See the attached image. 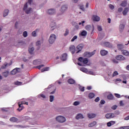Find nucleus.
<instances>
[{"label": "nucleus", "mask_w": 129, "mask_h": 129, "mask_svg": "<svg viewBox=\"0 0 129 129\" xmlns=\"http://www.w3.org/2000/svg\"><path fill=\"white\" fill-rule=\"evenodd\" d=\"M33 3V0H28V2L24 5L23 10L26 14H31L33 13V9L31 8V5Z\"/></svg>", "instance_id": "1"}, {"label": "nucleus", "mask_w": 129, "mask_h": 129, "mask_svg": "<svg viewBox=\"0 0 129 129\" xmlns=\"http://www.w3.org/2000/svg\"><path fill=\"white\" fill-rule=\"evenodd\" d=\"M78 61H79V62H81V63H83V64H85L87 66H90V65H91V62H90L87 58L80 57L78 58Z\"/></svg>", "instance_id": "2"}, {"label": "nucleus", "mask_w": 129, "mask_h": 129, "mask_svg": "<svg viewBox=\"0 0 129 129\" xmlns=\"http://www.w3.org/2000/svg\"><path fill=\"white\" fill-rule=\"evenodd\" d=\"M56 39H57V36L55 35V34H50L49 38H48V43L52 45L54 44L55 41H56Z\"/></svg>", "instance_id": "3"}, {"label": "nucleus", "mask_w": 129, "mask_h": 129, "mask_svg": "<svg viewBox=\"0 0 129 129\" xmlns=\"http://www.w3.org/2000/svg\"><path fill=\"white\" fill-rule=\"evenodd\" d=\"M55 120L57 122L63 123L66 121V117L62 115H59L55 117Z\"/></svg>", "instance_id": "4"}, {"label": "nucleus", "mask_w": 129, "mask_h": 129, "mask_svg": "<svg viewBox=\"0 0 129 129\" xmlns=\"http://www.w3.org/2000/svg\"><path fill=\"white\" fill-rule=\"evenodd\" d=\"M84 47V45L83 44H80L76 47V54H78L79 53H80L81 51H82V49H83V47Z\"/></svg>", "instance_id": "5"}, {"label": "nucleus", "mask_w": 129, "mask_h": 129, "mask_svg": "<svg viewBox=\"0 0 129 129\" xmlns=\"http://www.w3.org/2000/svg\"><path fill=\"white\" fill-rule=\"evenodd\" d=\"M95 54V50L92 51V52H86L84 53V56L85 57H86L87 58H90V57H92L93 55Z\"/></svg>", "instance_id": "6"}, {"label": "nucleus", "mask_w": 129, "mask_h": 129, "mask_svg": "<svg viewBox=\"0 0 129 129\" xmlns=\"http://www.w3.org/2000/svg\"><path fill=\"white\" fill-rule=\"evenodd\" d=\"M105 117L107 119H109L110 118H113V117H115V115L113 113H108L105 114Z\"/></svg>", "instance_id": "7"}, {"label": "nucleus", "mask_w": 129, "mask_h": 129, "mask_svg": "<svg viewBox=\"0 0 129 129\" xmlns=\"http://www.w3.org/2000/svg\"><path fill=\"white\" fill-rule=\"evenodd\" d=\"M20 70L21 69L17 68L11 72V75H16L17 73H19V72H20Z\"/></svg>", "instance_id": "8"}, {"label": "nucleus", "mask_w": 129, "mask_h": 129, "mask_svg": "<svg viewBox=\"0 0 129 129\" xmlns=\"http://www.w3.org/2000/svg\"><path fill=\"white\" fill-rule=\"evenodd\" d=\"M79 36L80 37H86V36H87V31L85 30H83L81 31L79 34Z\"/></svg>", "instance_id": "9"}, {"label": "nucleus", "mask_w": 129, "mask_h": 129, "mask_svg": "<svg viewBox=\"0 0 129 129\" xmlns=\"http://www.w3.org/2000/svg\"><path fill=\"white\" fill-rule=\"evenodd\" d=\"M116 59L119 61H123V60H125V57L123 55H119L116 56Z\"/></svg>", "instance_id": "10"}, {"label": "nucleus", "mask_w": 129, "mask_h": 129, "mask_svg": "<svg viewBox=\"0 0 129 129\" xmlns=\"http://www.w3.org/2000/svg\"><path fill=\"white\" fill-rule=\"evenodd\" d=\"M70 51L72 54H74L75 52L76 53V48H75V46L71 45L70 47Z\"/></svg>", "instance_id": "11"}, {"label": "nucleus", "mask_w": 129, "mask_h": 129, "mask_svg": "<svg viewBox=\"0 0 129 129\" xmlns=\"http://www.w3.org/2000/svg\"><path fill=\"white\" fill-rule=\"evenodd\" d=\"M47 14L48 15H54L56 14V10L54 9H50L47 11Z\"/></svg>", "instance_id": "12"}, {"label": "nucleus", "mask_w": 129, "mask_h": 129, "mask_svg": "<svg viewBox=\"0 0 129 129\" xmlns=\"http://www.w3.org/2000/svg\"><path fill=\"white\" fill-rule=\"evenodd\" d=\"M83 118H84V116L81 113H78L76 116V119H83Z\"/></svg>", "instance_id": "13"}, {"label": "nucleus", "mask_w": 129, "mask_h": 129, "mask_svg": "<svg viewBox=\"0 0 129 129\" xmlns=\"http://www.w3.org/2000/svg\"><path fill=\"white\" fill-rule=\"evenodd\" d=\"M92 19L93 21H94L95 22H99L100 21V17L96 15H94L92 17Z\"/></svg>", "instance_id": "14"}, {"label": "nucleus", "mask_w": 129, "mask_h": 129, "mask_svg": "<svg viewBox=\"0 0 129 129\" xmlns=\"http://www.w3.org/2000/svg\"><path fill=\"white\" fill-rule=\"evenodd\" d=\"M11 65H12V62L9 63L6 62L1 67V69H6L8 68V66H11Z\"/></svg>", "instance_id": "15"}, {"label": "nucleus", "mask_w": 129, "mask_h": 129, "mask_svg": "<svg viewBox=\"0 0 129 129\" xmlns=\"http://www.w3.org/2000/svg\"><path fill=\"white\" fill-rule=\"evenodd\" d=\"M86 30L87 31H90V30H92V31H94V26H91V25H87L85 27Z\"/></svg>", "instance_id": "16"}, {"label": "nucleus", "mask_w": 129, "mask_h": 129, "mask_svg": "<svg viewBox=\"0 0 129 129\" xmlns=\"http://www.w3.org/2000/svg\"><path fill=\"white\" fill-rule=\"evenodd\" d=\"M50 28H51L52 31H53V30H55V29H56V28H57V26H56V23L52 22L50 24Z\"/></svg>", "instance_id": "17"}, {"label": "nucleus", "mask_w": 129, "mask_h": 129, "mask_svg": "<svg viewBox=\"0 0 129 129\" xmlns=\"http://www.w3.org/2000/svg\"><path fill=\"white\" fill-rule=\"evenodd\" d=\"M9 13H10V10H9V9L5 10L3 13V17L5 18L7 16H9Z\"/></svg>", "instance_id": "18"}, {"label": "nucleus", "mask_w": 129, "mask_h": 129, "mask_svg": "<svg viewBox=\"0 0 129 129\" xmlns=\"http://www.w3.org/2000/svg\"><path fill=\"white\" fill-rule=\"evenodd\" d=\"M34 50H35V48L33 46L31 45L29 46L28 51L30 54H33V53H34Z\"/></svg>", "instance_id": "19"}, {"label": "nucleus", "mask_w": 129, "mask_h": 129, "mask_svg": "<svg viewBox=\"0 0 129 129\" xmlns=\"http://www.w3.org/2000/svg\"><path fill=\"white\" fill-rule=\"evenodd\" d=\"M67 9H68V7L66 6L63 5L61 8L60 12L61 13H65V12L67 11Z\"/></svg>", "instance_id": "20"}, {"label": "nucleus", "mask_w": 129, "mask_h": 129, "mask_svg": "<svg viewBox=\"0 0 129 129\" xmlns=\"http://www.w3.org/2000/svg\"><path fill=\"white\" fill-rule=\"evenodd\" d=\"M60 59L62 61H65V60H67V54L64 53V54H62Z\"/></svg>", "instance_id": "21"}, {"label": "nucleus", "mask_w": 129, "mask_h": 129, "mask_svg": "<svg viewBox=\"0 0 129 129\" xmlns=\"http://www.w3.org/2000/svg\"><path fill=\"white\" fill-rule=\"evenodd\" d=\"M121 53L123 55H124V56H129V52L126 50H122Z\"/></svg>", "instance_id": "22"}, {"label": "nucleus", "mask_w": 129, "mask_h": 129, "mask_svg": "<svg viewBox=\"0 0 129 129\" xmlns=\"http://www.w3.org/2000/svg\"><path fill=\"white\" fill-rule=\"evenodd\" d=\"M113 124H115V121H110L108 122L107 123V126H111V125H113Z\"/></svg>", "instance_id": "23"}, {"label": "nucleus", "mask_w": 129, "mask_h": 129, "mask_svg": "<svg viewBox=\"0 0 129 129\" xmlns=\"http://www.w3.org/2000/svg\"><path fill=\"white\" fill-rule=\"evenodd\" d=\"M119 30L120 32H123V30H124V24H120Z\"/></svg>", "instance_id": "24"}, {"label": "nucleus", "mask_w": 129, "mask_h": 129, "mask_svg": "<svg viewBox=\"0 0 129 129\" xmlns=\"http://www.w3.org/2000/svg\"><path fill=\"white\" fill-rule=\"evenodd\" d=\"M96 121H94L88 124L89 127H92L93 126H94L95 125H96Z\"/></svg>", "instance_id": "25"}, {"label": "nucleus", "mask_w": 129, "mask_h": 129, "mask_svg": "<svg viewBox=\"0 0 129 129\" xmlns=\"http://www.w3.org/2000/svg\"><path fill=\"white\" fill-rule=\"evenodd\" d=\"M95 116H96V114H95L94 113L88 114V117H89V118H94V117H95Z\"/></svg>", "instance_id": "26"}, {"label": "nucleus", "mask_w": 129, "mask_h": 129, "mask_svg": "<svg viewBox=\"0 0 129 129\" xmlns=\"http://www.w3.org/2000/svg\"><path fill=\"white\" fill-rule=\"evenodd\" d=\"M104 46H106V47H108L109 48H112V44L108 42H105L104 43Z\"/></svg>", "instance_id": "27"}, {"label": "nucleus", "mask_w": 129, "mask_h": 129, "mask_svg": "<svg viewBox=\"0 0 129 129\" xmlns=\"http://www.w3.org/2000/svg\"><path fill=\"white\" fill-rule=\"evenodd\" d=\"M101 53V55H102V56H105V55H107V54L108 53V52H107V51L105 50H102L100 51Z\"/></svg>", "instance_id": "28"}, {"label": "nucleus", "mask_w": 129, "mask_h": 129, "mask_svg": "<svg viewBox=\"0 0 129 129\" xmlns=\"http://www.w3.org/2000/svg\"><path fill=\"white\" fill-rule=\"evenodd\" d=\"M80 70L82 71V72H84V73H88V69L85 68H82L80 69Z\"/></svg>", "instance_id": "29"}, {"label": "nucleus", "mask_w": 129, "mask_h": 129, "mask_svg": "<svg viewBox=\"0 0 129 129\" xmlns=\"http://www.w3.org/2000/svg\"><path fill=\"white\" fill-rule=\"evenodd\" d=\"M126 5H127V2H126V1H124L121 2L120 6L124 8L126 7Z\"/></svg>", "instance_id": "30"}, {"label": "nucleus", "mask_w": 129, "mask_h": 129, "mask_svg": "<svg viewBox=\"0 0 129 129\" xmlns=\"http://www.w3.org/2000/svg\"><path fill=\"white\" fill-rule=\"evenodd\" d=\"M38 31L39 30L38 29H36L32 32L31 35L32 37H37V33H38Z\"/></svg>", "instance_id": "31"}, {"label": "nucleus", "mask_w": 129, "mask_h": 129, "mask_svg": "<svg viewBox=\"0 0 129 129\" xmlns=\"http://www.w3.org/2000/svg\"><path fill=\"white\" fill-rule=\"evenodd\" d=\"M117 48L118 50H122V49H123V48H124V46H123V45L122 44H117Z\"/></svg>", "instance_id": "32"}, {"label": "nucleus", "mask_w": 129, "mask_h": 129, "mask_svg": "<svg viewBox=\"0 0 129 129\" xmlns=\"http://www.w3.org/2000/svg\"><path fill=\"white\" fill-rule=\"evenodd\" d=\"M10 121H12L13 122H17V121H18V118L15 117H13L12 118H10Z\"/></svg>", "instance_id": "33"}, {"label": "nucleus", "mask_w": 129, "mask_h": 129, "mask_svg": "<svg viewBox=\"0 0 129 129\" xmlns=\"http://www.w3.org/2000/svg\"><path fill=\"white\" fill-rule=\"evenodd\" d=\"M68 82L69 84H74L75 81L72 79H70L68 80Z\"/></svg>", "instance_id": "34"}, {"label": "nucleus", "mask_w": 129, "mask_h": 129, "mask_svg": "<svg viewBox=\"0 0 129 129\" xmlns=\"http://www.w3.org/2000/svg\"><path fill=\"white\" fill-rule=\"evenodd\" d=\"M127 13H128V8H126L124 9V11L122 12V14L123 15V16H125Z\"/></svg>", "instance_id": "35"}, {"label": "nucleus", "mask_w": 129, "mask_h": 129, "mask_svg": "<svg viewBox=\"0 0 129 129\" xmlns=\"http://www.w3.org/2000/svg\"><path fill=\"white\" fill-rule=\"evenodd\" d=\"M42 43H43V42L42 41L38 40L36 43V46H37V47H40V46H41V45H42Z\"/></svg>", "instance_id": "36"}, {"label": "nucleus", "mask_w": 129, "mask_h": 129, "mask_svg": "<svg viewBox=\"0 0 129 129\" xmlns=\"http://www.w3.org/2000/svg\"><path fill=\"white\" fill-rule=\"evenodd\" d=\"M9 71H6L3 73V75L4 76V77H8L9 76Z\"/></svg>", "instance_id": "37"}, {"label": "nucleus", "mask_w": 129, "mask_h": 129, "mask_svg": "<svg viewBox=\"0 0 129 129\" xmlns=\"http://www.w3.org/2000/svg\"><path fill=\"white\" fill-rule=\"evenodd\" d=\"M50 70V68L45 67L41 70V72H45V71H49Z\"/></svg>", "instance_id": "38"}, {"label": "nucleus", "mask_w": 129, "mask_h": 129, "mask_svg": "<svg viewBox=\"0 0 129 129\" xmlns=\"http://www.w3.org/2000/svg\"><path fill=\"white\" fill-rule=\"evenodd\" d=\"M19 104H21V105H22V104H26V105H28V104H28V102L21 101L19 102Z\"/></svg>", "instance_id": "39"}, {"label": "nucleus", "mask_w": 129, "mask_h": 129, "mask_svg": "<svg viewBox=\"0 0 129 129\" xmlns=\"http://www.w3.org/2000/svg\"><path fill=\"white\" fill-rule=\"evenodd\" d=\"M94 96H95V95L93 93H90L89 94V98L90 99L93 98L94 97Z\"/></svg>", "instance_id": "40"}, {"label": "nucleus", "mask_w": 129, "mask_h": 129, "mask_svg": "<svg viewBox=\"0 0 129 129\" xmlns=\"http://www.w3.org/2000/svg\"><path fill=\"white\" fill-rule=\"evenodd\" d=\"M108 99H109L110 100H111L113 99V95L112 94H110L107 96Z\"/></svg>", "instance_id": "41"}, {"label": "nucleus", "mask_w": 129, "mask_h": 129, "mask_svg": "<svg viewBox=\"0 0 129 129\" xmlns=\"http://www.w3.org/2000/svg\"><path fill=\"white\" fill-rule=\"evenodd\" d=\"M38 96L39 98H41V97H42V98L46 99V95L43 94H40L39 95H38Z\"/></svg>", "instance_id": "42"}, {"label": "nucleus", "mask_w": 129, "mask_h": 129, "mask_svg": "<svg viewBox=\"0 0 129 129\" xmlns=\"http://www.w3.org/2000/svg\"><path fill=\"white\" fill-rule=\"evenodd\" d=\"M19 108L18 109V110H19V111H21L22 110H23V109H24V106L21 105V104H19Z\"/></svg>", "instance_id": "43"}, {"label": "nucleus", "mask_w": 129, "mask_h": 129, "mask_svg": "<svg viewBox=\"0 0 129 129\" xmlns=\"http://www.w3.org/2000/svg\"><path fill=\"white\" fill-rule=\"evenodd\" d=\"M49 101L50 102H53L54 101V96L53 95H50L49 96Z\"/></svg>", "instance_id": "44"}, {"label": "nucleus", "mask_w": 129, "mask_h": 129, "mask_svg": "<svg viewBox=\"0 0 129 129\" xmlns=\"http://www.w3.org/2000/svg\"><path fill=\"white\" fill-rule=\"evenodd\" d=\"M80 104V102L79 101H75L73 103V105L75 106H77V105H79Z\"/></svg>", "instance_id": "45"}, {"label": "nucleus", "mask_w": 129, "mask_h": 129, "mask_svg": "<svg viewBox=\"0 0 129 129\" xmlns=\"http://www.w3.org/2000/svg\"><path fill=\"white\" fill-rule=\"evenodd\" d=\"M23 36L24 38H27V37H28V32L27 31H24L23 33Z\"/></svg>", "instance_id": "46"}, {"label": "nucleus", "mask_w": 129, "mask_h": 129, "mask_svg": "<svg viewBox=\"0 0 129 129\" xmlns=\"http://www.w3.org/2000/svg\"><path fill=\"white\" fill-rule=\"evenodd\" d=\"M69 34V30L66 29L65 33L63 34V36H64V37H66V36H68Z\"/></svg>", "instance_id": "47"}, {"label": "nucleus", "mask_w": 129, "mask_h": 129, "mask_svg": "<svg viewBox=\"0 0 129 129\" xmlns=\"http://www.w3.org/2000/svg\"><path fill=\"white\" fill-rule=\"evenodd\" d=\"M117 75H118V72H117V71H115L113 72V73L112 74V77L117 76Z\"/></svg>", "instance_id": "48"}, {"label": "nucleus", "mask_w": 129, "mask_h": 129, "mask_svg": "<svg viewBox=\"0 0 129 129\" xmlns=\"http://www.w3.org/2000/svg\"><path fill=\"white\" fill-rule=\"evenodd\" d=\"M77 38H78V36L77 35H75L73 37V38L71 40V42H74L75 40H77Z\"/></svg>", "instance_id": "49"}, {"label": "nucleus", "mask_w": 129, "mask_h": 129, "mask_svg": "<svg viewBox=\"0 0 129 129\" xmlns=\"http://www.w3.org/2000/svg\"><path fill=\"white\" fill-rule=\"evenodd\" d=\"M45 66L44 64H41L39 66H38L36 67V68H37V69H39V70L41 69V68H43Z\"/></svg>", "instance_id": "50"}, {"label": "nucleus", "mask_w": 129, "mask_h": 129, "mask_svg": "<svg viewBox=\"0 0 129 129\" xmlns=\"http://www.w3.org/2000/svg\"><path fill=\"white\" fill-rule=\"evenodd\" d=\"M118 129H129V126H121L119 127Z\"/></svg>", "instance_id": "51"}, {"label": "nucleus", "mask_w": 129, "mask_h": 129, "mask_svg": "<svg viewBox=\"0 0 129 129\" xmlns=\"http://www.w3.org/2000/svg\"><path fill=\"white\" fill-rule=\"evenodd\" d=\"M97 28L98 29V31H102V27L99 25H98L97 26Z\"/></svg>", "instance_id": "52"}, {"label": "nucleus", "mask_w": 129, "mask_h": 129, "mask_svg": "<svg viewBox=\"0 0 129 129\" xmlns=\"http://www.w3.org/2000/svg\"><path fill=\"white\" fill-rule=\"evenodd\" d=\"M84 24H85V21H83L79 23V25L80 26L82 25L83 27L84 26Z\"/></svg>", "instance_id": "53"}, {"label": "nucleus", "mask_w": 129, "mask_h": 129, "mask_svg": "<svg viewBox=\"0 0 129 129\" xmlns=\"http://www.w3.org/2000/svg\"><path fill=\"white\" fill-rule=\"evenodd\" d=\"M109 9H110V10H114V6H113L111 4H110V5H109Z\"/></svg>", "instance_id": "54"}, {"label": "nucleus", "mask_w": 129, "mask_h": 129, "mask_svg": "<svg viewBox=\"0 0 129 129\" xmlns=\"http://www.w3.org/2000/svg\"><path fill=\"white\" fill-rule=\"evenodd\" d=\"M19 22L17 21L15 24V28H16V29H18V27H19Z\"/></svg>", "instance_id": "55"}, {"label": "nucleus", "mask_w": 129, "mask_h": 129, "mask_svg": "<svg viewBox=\"0 0 129 129\" xmlns=\"http://www.w3.org/2000/svg\"><path fill=\"white\" fill-rule=\"evenodd\" d=\"M15 127H21V128H24V127H25V126H22V125H15Z\"/></svg>", "instance_id": "56"}, {"label": "nucleus", "mask_w": 129, "mask_h": 129, "mask_svg": "<svg viewBox=\"0 0 129 129\" xmlns=\"http://www.w3.org/2000/svg\"><path fill=\"white\" fill-rule=\"evenodd\" d=\"M112 109H113V110H115L116 108H117V106L116 105H114L113 106L111 107Z\"/></svg>", "instance_id": "57"}, {"label": "nucleus", "mask_w": 129, "mask_h": 129, "mask_svg": "<svg viewBox=\"0 0 129 129\" xmlns=\"http://www.w3.org/2000/svg\"><path fill=\"white\" fill-rule=\"evenodd\" d=\"M15 85H22V82H16L15 83Z\"/></svg>", "instance_id": "58"}, {"label": "nucleus", "mask_w": 129, "mask_h": 129, "mask_svg": "<svg viewBox=\"0 0 129 129\" xmlns=\"http://www.w3.org/2000/svg\"><path fill=\"white\" fill-rule=\"evenodd\" d=\"M80 9H81V10H82V11H85V9H84V6L83 5H81L80 6Z\"/></svg>", "instance_id": "59"}, {"label": "nucleus", "mask_w": 129, "mask_h": 129, "mask_svg": "<svg viewBox=\"0 0 129 129\" xmlns=\"http://www.w3.org/2000/svg\"><path fill=\"white\" fill-rule=\"evenodd\" d=\"M87 74H90L91 75H94V73L92 71H88Z\"/></svg>", "instance_id": "60"}, {"label": "nucleus", "mask_w": 129, "mask_h": 129, "mask_svg": "<svg viewBox=\"0 0 129 129\" xmlns=\"http://www.w3.org/2000/svg\"><path fill=\"white\" fill-rule=\"evenodd\" d=\"M114 95L116 97H117V98H120V95L118 94H115Z\"/></svg>", "instance_id": "61"}, {"label": "nucleus", "mask_w": 129, "mask_h": 129, "mask_svg": "<svg viewBox=\"0 0 129 129\" xmlns=\"http://www.w3.org/2000/svg\"><path fill=\"white\" fill-rule=\"evenodd\" d=\"M122 10H123L122 8H119L118 9V12L119 13H121V12H122Z\"/></svg>", "instance_id": "62"}, {"label": "nucleus", "mask_w": 129, "mask_h": 129, "mask_svg": "<svg viewBox=\"0 0 129 129\" xmlns=\"http://www.w3.org/2000/svg\"><path fill=\"white\" fill-rule=\"evenodd\" d=\"M100 99L99 97H97L95 99V102H98V101H99Z\"/></svg>", "instance_id": "63"}, {"label": "nucleus", "mask_w": 129, "mask_h": 129, "mask_svg": "<svg viewBox=\"0 0 129 129\" xmlns=\"http://www.w3.org/2000/svg\"><path fill=\"white\" fill-rule=\"evenodd\" d=\"M80 89L81 91H83V92L84 91V87H80Z\"/></svg>", "instance_id": "64"}]
</instances>
